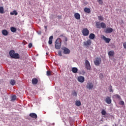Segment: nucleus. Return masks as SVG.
<instances>
[{"instance_id": "nucleus-13", "label": "nucleus", "mask_w": 126, "mask_h": 126, "mask_svg": "<svg viewBox=\"0 0 126 126\" xmlns=\"http://www.w3.org/2000/svg\"><path fill=\"white\" fill-rule=\"evenodd\" d=\"M30 117H31V118H32V119H37L38 118V117L37 116V114H36V113H31L30 114Z\"/></svg>"}, {"instance_id": "nucleus-42", "label": "nucleus", "mask_w": 126, "mask_h": 126, "mask_svg": "<svg viewBox=\"0 0 126 126\" xmlns=\"http://www.w3.org/2000/svg\"><path fill=\"white\" fill-rule=\"evenodd\" d=\"M45 29H47V26L44 27Z\"/></svg>"}, {"instance_id": "nucleus-36", "label": "nucleus", "mask_w": 126, "mask_h": 126, "mask_svg": "<svg viewBox=\"0 0 126 126\" xmlns=\"http://www.w3.org/2000/svg\"><path fill=\"white\" fill-rule=\"evenodd\" d=\"M51 71H47V75H48V76H50V75H51Z\"/></svg>"}, {"instance_id": "nucleus-10", "label": "nucleus", "mask_w": 126, "mask_h": 126, "mask_svg": "<svg viewBox=\"0 0 126 126\" xmlns=\"http://www.w3.org/2000/svg\"><path fill=\"white\" fill-rule=\"evenodd\" d=\"M102 39L105 41V43H110V41H111V39L108 38L104 35L102 36Z\"/></svg>"}, {"instance_id": "nucleus-8", "label": "nucleus", "mask_w": 126, "mask_h": 126, "mask_svg": "<svg viewBox=\"0 0 126 126\" xmlns=\"http://www.w3.org/2000/svg\"><path fill=\"white\" fill-rule=\"evenodd\" d=\"M77 80L79 82H80L81 83H83L84 82V80H85V79L84 78V77L82 76H79L77 78Z\"/></svg>"}, {"instance_id": "nucleus-5", "label": "nucleus", "mask_w": 126, "mask_h": 126, "mask_svg": "<svg viewBox=\"0 0 126 126\" xmlns=\"http://www.w3.org/2000/svg\"><path fill=\"white\" fill-rule=\"evenodd\" d=\"M91 44H92V41L90 39H88L87 41L84 42V46L86 47H89V46L91 45Z\"/></svg>"}, {"instance_id": "nucleus-14", "label": "nucleus", "mask_w": 126, "mask_h": 126, "mask_svg": "<svg viewBox=\"0 0 126 126\" xmlns=\"http://www.w3.org/2000/svg\"><path fill=\"white\" fill-rule=\"evenodd\" d=\"M32 84L33 85H36L38 83V79L36 78H34L32 80Z\"/></svg>"}, {"instance_id": "nucleus-39", "label": "nucleus", "mask_w": 126, "mask_h": 126, "mask_svg": "<svg viewBox=\"0 0 126 126\" xmlns=\"http://www.w3.org/2000/svg\"><path fill=\"white\" fill-rule=\"evenodd\" d=\"M73 96H77V93H76V92H74L73 93Z\"/></svg>"}, {"instance_id": "nucleus-21", "label": "nucleus", "mask_w": 126, "mask_h": 126, "mask_svg": "<svg viewBox=\"0 0 126 126\" xmlns=\"http://www.w3.org/2000/svg\"><path fill=\"white\" fill-rule=\"evenodd\" d=\"M114 55H115V52L114 51H110L108 52L109 57H113Z\"/></svg>"}, {"instance_id": "nucleus-31", "label": "nucleus", "mask_w": 126, "mask_h": 126, "mask_svg": "<svg viewBox=\"0 0 126 126\" xmlns=\"http://www.w3.org/2000/svg\"><path fill=\"white\" fill-rule=\"evenodd\" d=\"M107 112H106L105 110L102 109L101 111V115H102V116H105Z\"/></svg>"}, {"instance_id": "nucleus-27", "label": "nucleus", "mask_w": 126, "mask_h": 126, "mask_svg": "<svg viewBox=\"0 0 126 126\" xmlns=\"http://www.w3.org/2000/svg\"><path fill=\"white\" fill-rule=\"evenodd\" d=\"M16 83V82L15 81V80H13V79H11L10 80V84H11V85H15V84Z\"/></svg>"}, {"instance_id": "nucleus-12", "label": "nucleus", "mask_w": 126, "mask_h": 126, "mask_svg": "<svg viewBox=\"0 0 126 126\" xmlns=\"http://www.w3.org/2000/svg\"><path fill=\"white\" fill-rule=\"evenodd\" d=\"M105 102L107 104H111V103H112V99H111V97L107 96L106 97Z\"/></svg>"}, {"instance_id": "nucleus-40", "label": "nucleus", "mask_w": 126, "mask_h": 126, "mask_svg": "<svg viewBox=\"0 0 126 126\" xmlns=\"http://www.w3.org/2000/svg\"><path fill=\"white\" fill-rule=\"evenodd\" d=\"M123 46H124V49H126V42H125V43L123 44Z\"/></svg>"}, {"instance_id": "nucleus-16", "label": "nucleus", "mask_w": 126, "mask_h": 126, "mask_svg": "<svg viewBox=\"0 0 126 126\" xmlns=\"http://www.w3.org/2000/svg\"><path fill=\"white\" fill-rule=\"evenodd\" d=\"M1 33L3 36H7V35H8V32H7L6 30H2Z\"/></svg>"}, {"instance_id": "nucleus-26", "label": "nucleus", "mask_w": 126, "mask_h": 126, "mask_svg": "<svg viewBox=\"0 0 126 126\" xmlns=\"http://www.w3.org/2000/svg\"><path fill=\"white\" fill-rule=\"evenodd\" d=\"M15 54V52L14 51V50H11L9 52V55L11 58Z\"/></svg>"}, {"instance_id": "nucleus-37", "label": "nucleus", "mask_w": 126, "mask_h": 126, "mask_svg": "<svg viewBox=\"0 0 126 126\" xmlns=\"http://www.w3.org/2000/svg\"><path fill=\"white\" fill-rule=\"evenodd\" d=\"M58 55L59 56H60V57H62V51H59L58 52Z\"/></svg>"}, {"instance_id": "nucleus-29", "label": "nucleus", "mask_w": 126, "mask_h": 126, "mask_svg": "<svg viewBox=\"0 0 126 126\" xmlns=\"http://www.w3.org/2000/svg\"><path fill=\"white\" fill-rule=\"evenodd\" d=\"M11 32H13V33H14V32H16V28L12 27L11 28Z\"/></svg>"}, {"instance_id": "nucleus-41", "label": "nucleus", "mask_w": 126, "mask_h": 126, "mask_svg": "<svg viewBox=\"0 0 126 126\" xmlns=\"http://www.w3.org/2000/svg\"><path fill=\"white\" fill-rule=\"evenodd\" d=\"M58 18H59V19H61V18H62L61 16H58Z\"/></svg>"}, {"instance_id": "nucleus-18", "label": "nucleus", "mask_w": 126, "mask_h": 126, "mask_svg": "<svg viewBox=\"0 0 126 126\" xmlns=\"http://www.w3.org/2000/svg\"><path fill=\"white\" fill-rule=\"evenodd\" d=\"M84 11L86 13H90V12H91V10L90 8H88L87 7H85L84 9Z\"/></svg>"}, {"instance_id": "nucleus-32", "label": "nucleus", "mask_w": 126, "mask_h": 126, "mask_svg": "<svg viewBox=\"0 0 126 126\" xmlns=\"http://www.w3.org/2000/svg\"><path fill=\"white\" fill-rule=\"evenodd\" d=\"M15 100H16V95L12 96L11 101H15Z\"/></svg>"}, {"instance_id": "nucleus-22", "label": "nucleus", "mask_w": 126, "mask_h": 126, "mask_svg": "<svg viewBox=\"0 0 126 126\" xmlns=\"http://www.w3.org/2000/svg\"><path fill=\"white\" fill-rule=\"evenodd\" d=\"M95 38V34L94 33H90L89 38L91 40H93Z\"/></svg>"}, {"instance_id": "nucleus-43", "label": "nucleus", "mask_w": 126, "mask_h": 126, "mask_svg": "<svg viewBox=\"0 0 126 126\" xmlns=\"http://www.w3.org/2000/svg\"><path fill=\"white\" fill-rule=\"evenodd\" d=\"M65 41H67V38H65Z\"/></svg>"}, {"instance_id": "nucleus-19", "label": "nucleus", "mask_w": 126, "mask_h": 126, "mask_svg": "<svg viewBox=\"0 0 126 126\" xmlns=\"http://www.w3.org/2000/svg\"><path fill=\"white\" fill-rule=\"evenodd\" d=\"M113 98H114V99H118V100H122L121 96L119 94H114L113 95Z\"/></svg>"}, {"instance_id": "nucleus-33", "label": "nucleus", "mask_w": 126, "mask_h": 126, "mask_svg": "<svg viewBox=\"0 0 126 126\" xmlns=\"http://www.w3.org/2000/svg\"><path fill=\"white\" fill-rule=\"evenodd\" d=\"M108 89L109 92H114V90H113V87H112V86H110Z\"/></svg>"}, {"instance_id": "nucleus-20", "label": "nucleus", "mask_w": 126, "mask_h": 126, "mask_svg": "<svg viewBox=\"0 0 126 126\" xmlns=\"http://www.w3.org/2000/svg\"><path fill=\"white\" fill-rule=\"evenodd\" d=\"M12 58L13 59H19L20 56H19V54H17V53H15L12 57Z\"/></svg>"}, {"instance_id": "nucleus-4", "label": "nucleus", "mask_w": 126, "mask_h": 126, "mask_svg": "<svg viewBox=\"0 0 126 126\" xmlns=\"http://www.w3.org/2000/svg\"><path fill=\"white\" fill-rule=\"evenodd\" d=\"M82 33L83 36H88L89 35V31L87 28H85L82 30Z\"/></svg>"}, {"instance_id": "nucleus-23", "label": "nucleus", "mask_w": 126, "mask_h": 126, "mask_svg": "<svg viewBox=\"0 0 126 126\" xmlns=\"http://www.w3.org/2000/svg\"><path fill=\"white\" fill-rule=\"evenodd\" d=\"M72 71L73 72V73H77V72L78 71V69L76 67H73L72 68Z\"/></svg>"}, {"instance_id": "nucleus-30", "label": "nucleus", "mask_w": 126, "mask_h": 126, "mask_svg": "<svg viewBox=\"0 0 126 126\" xmlns=\"http://www.w3.org/2000/svg\"><path fill=\"white\" fill-rule=\"evenodd\" d=\"M98 20H100L101 21H103V20H104V18L102 16H98Z\"/></svg>"}, {"instance_id": "nucleus-7", "label": "nucleus", "mask_w": 126, "mask_h": 126, "mask_svg": "<svg viewBox=\"0 0 126 126\" xmlns=\"http://www.w3.org/2000/svg\"><path fill=\"white\" fill-rule=\"evenodd\" d=\"M62 49L63 51V54H68L70 53V50L66 47H63Z\"/></svg>"}, {"instance_id": "nucleus-11", "label": "nucleus", "mask_w": 126, "mask_h": 126, "mask_svg": "<svg viewBox=\"0 0 126 126\" xmlns=\"http://www.w3.org/2000/svg\"><path fill=\"white\" fill-rule=\"evenodd\" d=\"M112 32H113V29L112 28H108L105 30V32L106 33V34L112 33Z\"/></svg>"}, {"instance_id": "nucleus-24", "label": "nucleus", "mask_w": 126, "mask_h": 126, "mask_svg": "<svg viewBox=\"0 0 126 126\" xmlns=\"http://www.w3.org/2000/svg\"><path fill=\"white\" fill-rule=\"evenodd\" d=\"M10 15H17L18 13L16 10H13V12L10 13Z\"/></svg>"}, {"instance_id": "nucleus-15", "label": "nucleus", "mask_w": 126, "mask_h": 126, "mask_svg": "<svg viewBox=\"0 0 126 126\" xmlns=\"http://www.w3.org/2000/svg\"><path fill=\"white\" fill-rule=\"evenodd\" d=\"M74 17L76 19L79 20V19H80V14L78 13H75L74 14Z\"/></svg>"}, {"instance_id": "nucleus-3", "label": "nucleus", "mask_w": 126, "mask_h": 126, "mask_svg": "<svg viewBox=\"0 0 126 126\" xmlns=\"http://www.w3.org/2000/svg\"><path fill=\"white\" fill-rule=\"evenodd\" d=\"M85 67L87 70H90V69H91L90 63H89V61L87 60L85 61Z\"/></svg>"}, {"instance_id": "nucleus-34", "label": "nucleus", "mask_w": 126, "mask_h": 126, "mask_svg": "<svg viewBox=\"0 0 126 126\" xmlns=\"http://www.w3.org/2000/svg\"><path fill=\"white\" fill-rule=\"evenodd\" d=\"M97 2H98L99 4H103V0H97Z\"/></svg>"}, {"instance_id": "nucleus-2", "label": "nucleus", "mask_w": 126, "mask_h": 126, "mask_svg": "<svg viewBox=\"0 0 126 126\" xmlns=\"http://www.w3.org/2000/svg\"><path fill=\"white\" fill-rule=\"evenodd\" d=\"M61 46H62V41L60 38H58L56 41L55 49L60 50L61 49Z\"/></svg>"}, {"instance_id": "nucleus-38", "label": "nucleus", "mask_w": 126, "mask_h": 126, "mask_svg": "<svg viewBox=\"0 0 126 126\" xmlns=\"http://www.w3.org/2000/svg\"><path fill=\"white\" fill-rule=\"evenodd\" d=\"M32 43H30L29 44L28 47L29 48H32Z\"/></svg>"}, {"instance_id": "nucleus-1", "label": "nucleus", "mask_w": 126, "mask_h": 126, "mask_svg": "<svg viewBox=\"0 0 126 126\" xmlns=\"http://www.w3.org/2000/svg\"><path fill=\"white\" fill-rule=\"evenodd\" d=\"M95 26L96 28H98V29H101V28H106V24L104 23H100V22H97L95 23Z\"/></svg>"}, {"instance_id": "nucleus-25", "label": "nucleus", "mask_w": 126, "mask_h": 126, "mask_svg": "<svg viewBox=\"0 0 126 126\" xmlns=\"http://www.w3.org/2000/svg\"><path fill=\"white\" fill-rule=\"evenodd\" d=\"M75 105L77 106V107H79V106H81V102L79 100H77L76 101Z\"/></svg>"}, {"instance_id": "nucleus-17", "label": "nucleus", "mask_w": 126, "mask_h": 126, "mask_svg": "<svg viewBox=\"0 0 126 126\" xmlns=\"http://www.w3.org/2000/svg\"><path fill=\"white\" fill-rule=\"evenodd\" d=\"M53 39H54V36H53V35L50 36L48 41V44L49 45H52V44H53Z\"/></svg>"}, {"instance_id": "nucleus-9", "label": "nucleus", "mask_w": 126, "mask_h": 126, "mask_svg": "<svg viewBox=\"0 0 126 126\" xmlns=\"http://www.w3.org/2000/svg\"><path fill=\"white\" fill-rule=\"evenodd\" d=\"M86 87L89 90H91L93 89V84L92 83H88Z\"/></svg>"}, {"instance_id": "nucleus-28", "label": "nucleus", "mask_w": 126, "mask_h": 126, "mask_svg": "<svg viewBox=\"0 0 126 126\" xmlns=\"http://www.w3.org/2000/svg\"><path fill=\"white\" fill-rule=\"evenodd\" d=\"M0 13H1V14L4 13V10L3 9V7H0Z\"/></svg>"}, {"instance_id": "nucleus-6", "label": "nucleus", "mask_w": 126, "mask_h": 126, "mask_svg": "<svg viewBox=\"0 0 126 126\" xmlns=\"http://www.w3.org/2000/svg\"><path fill=\"white\" fill-rule=\"evenodd\" d=\"M94 63L95 65H99L100 63H101V58H96L95 60L94 61Z\"/></svg>"}, {"instance_id": "nucleus-35", "label": "nucleus", "mask_w": 126, "mask_h": 126, "mask_svg": "<svg viewBox=\"0 0 126 126\" xmlns=\"http://www.w3.org/2000/svg\"><path fill=\"white\" fill-rule=\"evenodd\" d=\"M120 105H122V106H124L125 105V102L124 101H120L119 102Z\"/></svg>"}]
</instances>
